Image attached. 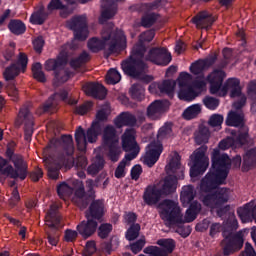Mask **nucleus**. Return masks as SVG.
I'll return each instance as SVG.
<instances>
[{
  "label": "nucleus",
  "mask_w": 256,
  "mask_h": 256,
  "mask_svg": "<svg viewBox=\"0 0 256 256\" xmlns=\"http://www.w3.org/2000/svg\"><path fill=\"white\" fill-rule=\"evenodd\" d=\"M130 95L133 97V99L141 101V99L145 97V88L139 84H135L130 89Z\"/></svg>",
  "instance_id": "nucleus-41"
},
{
  "label": "nucleus",
  "mask_w": 256,
  "mask_h": 256,
  "mask_svg": "<svg viewBox=\"0 0 256 256\" xmlns=\"http://www.w3.org/2000/svg\"><path fill=\"white\" fill-rule=\"evenodd\" d=\"M45 165L48 169V176L50 177V179H59V170L61 169V167H65V169H71V167L73 166V163H66V164H60L57 162H49V159H45L44 160Z\"/></svg>",
  "instance_id": "nucleus-28"
},
{
  "label": "nucleus",
  "mask_w": 256,
  "mask_h": 256,
  "mask_svg": "<svg viewBox=\"0 0 256 256\" xmlns=\"http://www.w3.org/2000/svg\"><path fill=\"white\" fill-rule=\"evenodd\" d=\"M139 231H141V226L139 224H134L126 232V239L128 241H135L139 237Z\"/></svg>",
  "instance_id": "nucleus-45"
},
{
  "label": "nucleus",
  "mask_w": 256,
  "mask_h": 256,
  "mask_svg": "<svg viewBox=\"0 0 256 256\" xmlns=\"http://www.w3.org/2000/svg\"><path fill=\"white\" fill-rule=\"evenodd\" d=\"M193 199H195V189H193V186H183L180 194V200L183 207H187L188 205H190Z\"/></svg>",
  "instance_id": "nucleus-30"
},
{
  "label": "nucleus",
  "mask_w": 256,
  "mask_h": 256,
  "mask_svg": "<svg viewBox=\"0 0 256 256\" xmlns=\"http://www.w3.org/2000/svg\"><path fill=\"white\" fill-rule=\"evenodd\" d=\"M67 27L74 31V40L71 44H66L62 47L57 59H49L44 64L45 71H53L55 75L54 83H65L69 81L71 73L67 72L63 67L67 64L69 50L77 48V41H85L89 37L87 29V17L75 16L67 22Z\"/></svg>",
  "instance_id": "nucleus-3"
},
{
  "label": "nucleus",
  "mask_w": 256,
  "mask_h": 256,
  "mask_svg": "<svg viewBox=\"0 0 256 256\" xmlns=\"http://www.w3.org/2000/svg\"><path fill=\"white\" fill-rule=\"evenodd\" d=\"M114 124L118 128L125 127L127 125H135V116L124 112L114 120Z\"/></svg>",
  "instance_id": "nucleus-33"
},
{
  "label": "nucleus",
  "mask_w": 256,
  "mask_h": 256,
  "mask_svg": "<svg viewBox=\"0 0 256 256\" xmlns=\"http://www.w3.org/2000/svg\"><path fill=\"white\" fill-rule=\"evenodd\" d=\"M127 38L121 30L115 29V26L110 23L104 26L101 32V40L92 38L88 41V48L92 53H97L103 49H109L112 53L125 49Z\"/></svg>",
  "instance_id": "nucleus-8"
},
{
  "label": "nucleus",
  "mask_w": 256,
  "mask_h": 256,
  "mask_svg": "<svg viewBox=\"0 0 256 256\" xmlns=\"http://www.w3.org/2000/svg\"><path fill=\"white\" fill-rule=\"evenodd\" d=\"M207 146H201L196 149L190 156V177L195 179L199 175H203L209 167V157L207 156Z\"/></svg>",
  "instance_id": "nucleus-14"
},
{
  "label": "nucleus",
  "mask_w": 256,
  "mask_h": 256,
  "mask_svg": "<svg viewBox=\"0 0 256 256\" xmlns=\"http://www.w3.org/2000/svg\"><path fill=\"white\" fill-rule=\"evenodd\" d=\"M22 123H28L30 126L33 125V116L29 113V108H21L19 111L15 125L19 127Z\"/></svg>",
  "instance_id": "nucleus-34"
},
{
  "label": "nucleus",
  "mask_w": 256,
  "mask_h": 256,
  "mask_svg": "<svg viewBox=\"0 0 256 256\" xmlns=\"http://www.w3.org/2000/svg\"><path fill=\"white\" fill-rule=\"evenodd\" d=\"M215 60H210V59H206V60H198L194 63L191 64L190 66V72L193 75H201L202 72L205 71V69L211 67V65H213V62Z\"/></svg>",
  "instance_id": "nucleus-29"
},
{
  "label": "nucleus",
  "mask_w": 256,
  "mask_h": 256,
  "mask_svg": "<svg viewBox=\"0 0 256 256\" xmlns=\"http://www.w3.org/2000/svg\"><path fill=\"white\" fill-rule=\"evenodd\" d=\"M64 239L68 243H71V242L75 241V239H77V231H75V230H66Z\"/></svg>",
  "instance_id": "nucleus-58"
},
{
  "label": "nucleus",
  "mask_w": 256,
  "mask_h": 256,
  "mask_svg": "<svg viewBox=\"0 0 256 256\" xmlns=\"http://www.w3.org/2000/svg\"><path fill=\"white\" fill-rule=\"evenodd\" d=\"M44 45H45V40L41 36L33 40V46L35 51H37V53H41V49H43Z\"/></svg>",
  "instance_id": "nucleus-57"
},
{
  "label": "nucleus",
  "mask_w": 256,
  "mask_h": 256,
  "mask_svg": "<svg viewBox=\"0 0 256 256\" xmlns=\"http://www.w3.org/2000/svg\"><path fill=\"white\" fill-rule=\"evenodd\" d=\"M155 31L148 30L140 35L139 44H136L128 60L122 62V70L129 77L134 79H141L144 83H151L152 76L145 75L147 65L143 62L145 57V43L153 41Z\"/></svg>",
  "instance_id": "nucleus-7"
},
{
  "label": "nucleus",
  "mask_w": 256,
  "mask_h": 256,
  "mask_svg": "<svg viewBox=\"0 0 256 256\" xmlns=\"http://www.w3.org/2000/svg\"><path fill=\"white\" fill-rule=\"evenodd\" d=\"M240 256H256L255 249H253V246L251 244L246 243L244 252Z\"/></svg>",
  "instance_id": "nucleus-60"
},
{
  "label": "nucleus",
  "mask_w": 256,
  "mask_h": 256,
  "mask_svg": "<svg viewBox=\"0 0 256 256\" xmlns=\"http://www.w3.org/2000/svg\"><path fill=\"white\" fill-rule=\"evenodd\" d=\"M225 77V72L219 69L209 74L207 79L205 76H200L193 81V76L188 72L180 73L177 79L179 85L178 97L182 101H193L207 87V81L210 84V93L212 95L225 97L230 92V97H237V101L233 104L234 109H237V111L229 112L226 125L229 127H241V129L238 134L235 130H231L232 137H228L219 143V149L222 151H227L231 147L237 149V147L245 145L249 139V128L243 126V111L240 110L247 103V97L241 93V82L239 79L229 78L223 84Z\"/></svg>",
  "instance_id": "nucleus-1"
},
{
  "label": "nucleus",
  "mask_w": 256,
  "mask_h": 256,
  "mask_svg": "<svg viewBox=\"0 0 256 256\" xmlns=\"http://www.w3.org/2000/svg\"><path fill=\"white\" fill-rule=\"evenodd\" d=\"M208 123L210 127L221 129V125H223V116L221 114H213L210 117Z\"/></svg>",
  "instance_id": "nucleus-49"
},
{
  "label": "nucleus",
  "mask_w": 256,
  "mask_h": 256,
  "mask_svg": "<svg viewBox=\"0 0 256 256\" xmlns=\"http://www.w3.org/2000/svg\"><path fill=\"white\" fill-rule=\"evenodd\" d=\"M103 147L108 151L111 161H119L121 155V146H119V138L115 133V127L108 125L103 131Z\"/></svg>",
  "instance_id": "nucleus-15"
},
{
  "label": "nucleus",
  "mask_w": 256,
  "mask_h": 256,
  "mask_svg": "<svg viewBox=\"0 0 256 256\" xmlns=\"http://www.w3.org/2000/svg\"><path fill=\"white\" fill-rule=\"evenodd\" d=\"M57 193L60 199H63L64 201L69 199L74 193V197L72 198V200L74 201V203H77L79 207H84L81 206V203L89 199L87 198V195H85V188L83 187V182L75 179L62 182L57 187Z\"/></svg>",
  "instance_id": "nucleus-12"
},
{
  "label": "nucleus",
  "mask_w": 256,
  "mask_h": 256,
  "mask_svg": "<svg viewBox=\"0 0 256 256\" xmlns=\"http://www.w3.org/2000/svg\"><path fill=\"white\" fill-rule=\"evenodd\" d=\"M122 148L126 151L125 158L119 163L115 171V177L121 179L125 176V168L130 165L131 161L139 155V145L135 141V129H127L122 135Z\"/></svg>",
  "instance_id": "nucleus-10"
},
{
  "label": "nucleus",
  "mask_w": 256,
  "mask_h": 256,
  "mask_svg": "<svg viewBox=\"0 0 256 256\" xmlns=\"http://www.w3.org/2000/svg\"><path fill=\"white\" fill-rule=\"evenodd\" d=\"M169 109V101L156 100L147 109L149 119H159Z\"/></svg>",
  "instance_id": "nucleus-22"
},
{
  "label": "nucleus",
  "mask_w": 256,
  "mask_h": 256,
  "mask_svg": "<svg viewBox=\"0 0 256 256\" xmlns=\"http://www.w3.org/2000/svg\"><path fill=\"white\" fill-rule=\"evenodd\" d=\"M91 107H93V103L85 102L83 105L75 109V113H77V115H85V113L91 111Z\"/></svg>",
  "instance_id": "nucleus-53"
},
{
  "label": "nucleus",
  "mask_w": 256,
  "mask_h": 256,
  "mask_svg": "<svg viewBox=\"0 0 256 256\" xmlns=\"http://www.w3.org/2000/svg\"><path fill=\"white\" fill-rule=\"evenodd\" d=\"M162 153L163 144H161L159 140L154 141L146 147V153L142 157V162L144 165H147V167H153V165L159 161V157H161Z\"/></svg>",
  "instance_id": "nucleus-17"
},
{
  "label": "nucleus",
  "mask_w": 256,
  "mask_h": 256,
  "mask_svg": "<svg viewBox=\"0 0 256 256\" xmlns=\"http://www.w3.org/2000/svg\"><path fill=\"white\" fill-rule=\"evenodd\" d=\"M110 113L111 106H109V104H105L100 110H98L96 119L92 123V126L87 130L86 134L85 130H83L81 126L76 129L75 140L80 151H85L87 149V143H95V141H97V137L101 135V122L107 121Z\"/></svg>",
  "instance_id": "nucleus-9"
},
{
  "label": "nucleus",
  "mask_w": 256,
  "mask_h": 256,
  "mask_svg": "<svg viewBox=\"0 0 256 256\" xmlns=\"http://www.w3.org/2000/svg\"><path fill=\"white\" fill-rule=\"evenodd\" d=\"M27 63H29V59L27 58V54L20 52L17 60L10 67L6 68L4 71V78L6 81H11L15 79L20 73H25L27 69Z\"/></svg>",
  "instance_id": "nucleus-16"
},
{
  "label": "nucleus",
  "mask_w": 256,
  "mask_h": 256,
  "mask_svg": "<svg viewBox=\"0 0 256 256\" xmlns=\"http://www.w3.org/2000/svg\"><path fill=\"white\" fill-rule=\"evenodd\" d=\"M63 147L67 155H71L75 148L73 147V137L71 135L62 136L61 139L54 138L50 140L48 147L44 150V153L51 151L52 149H57Z\"/></svg>",
  "instance_id": "nucleus-20"
},
{
  "label": "nucleus",
  "mask_w": 256,
  "mask_h": 256,
  "mask_svg": "<svg viewBox=\"0 0 256 256\" xmlns=\"http://www.w3.org/2000/svg\"><path fill=\"white\" fill-rule=\"evenodd\" d=\"M46 17H47V15L45 14V12H43V10H39L38 12H34L31 15L30 21L34 25H43V23L45 22Z\"/></svg>",
  "instance_id": "nucleus-44"
},
{
  "label": "nucleus",
  "mask_w": 256,
  "mask_h": 256,
  "mask_svg": "<svg viewBox=\"0 0 256 256\" xmlns=\"http://www.w3.org/2000/svg\"><path fill=\"white\" fill-rule=\"evenodd\" d=\"M201 105L200 104H193L190 107H188L183 112L184 119H187L188 121L191 119H195L200 113H201Z\"/></svg>",
  "instance_id": "nucleus-35"
},
{
  "label": "nucleus",
  "mask_w": 256,
  "mask_h": 256,
  "mask_svg": "<svg viewBox=\"0 0 256 256\" xmlns=\"http://www.w3.org/2000/svg\"><path fill=\"white\" fill-rule=\"evenodd\" d=\"M89 61V54L87 52H83L79 58L72 59L70 65L72 69H79L83 65V63H87Z\"/></svg>",
  "instance_id": "nucleus-43"
},
{
  "label": "nucleus",
  "mask_w": 256,
  "mask_h": 256,
  "mask_svg": "<svg viewBox=\"0 0 256 256\" xmlns=\"http://www.w3.org/2000/svg\"><path fill=\"white\" fill-rule=\"evenodd\" d=\"M183 166L181 156L177 152L169 156L166 165L167 177L158 184L149 185L143 194V201L146 205H157L165 197L177 189V179H183Z\"/></svg>",
  "instance_id": "nucleus-4"
},
{
  "label": "nucleus",
  "mask_w": 256,
  "mask_h": 256,
  "mask_svg": "<svg viewBox=\"0 0 256 256\" xmlns=\"http://www.w3.org/2000/svg\"><path fill=\"white\" fill-rule=\"evenodd\" d=\"M15 169L7 164V160L0 157V173L8 175L12 179H25L27 177V164L23 160V156L15 155L12 157Z\"/></svg>",
  "instance_id": "nucleus-13"
},
{
  "label": "nucleus",
  "mask_w": 256,
  "mask_h": 256,
  "mask_svg": "<svg viewBox=\"0 0 256 256\" xmlns=\"http://www.w3.org/2000/svg\"><path fill=\"white\" fill-rule=\"evenodd\" d=\"M157 246H149L144 249V253L146 255L151 256H167L169 253H173V249H175V241L173 239H160L157 241Z\"/></svg>",
  "instance_id": "nucleus-18"
},
{
  "label": "nucleus",
  "mask_w": 256,
  "mask_h": 256,
  "mask_svg": "<svg viewBox=\"0 0 256 256\" xmlns=\"http://www.w3.org/2000/svg\"><path fill=\"white\" fill-rule=\"evenodd\" d=\"M247 93L248 97L252 99L251 111L256 115V80L248 84Z\"/></svg>",
  "instance_id": "nucleus-36"
},
{
  "label": "nucleus",
  "mask_w": 256,
  "mask_h": 256,
  "mask_svg": "<svg viewBox=\"0 0 256 256\" xmlns=\"http://www.w3.org/2000/svg\"><path fill=\"white\" fill-rule=\"evenodd\" d=\"M142 172H143V169L141 168V165H135L131 170L132 179H135V181H137V179H139Z\"/></svg>",
  "instance_id": "nucleus-59"
},
{
  "label": "nucleus",
  "mask_w": 256,
  "mask_h": 256,
  "mask_svg": "<svg viewBox=\"0 0 256 256\" xmlns=\"http://www.w3.org/2000/svg\"><path fill=\"white\" fill-rule=\"evenodd\" d=\"M192 22L197 27V29H209L213 23H215V18L207 11L198 13Z\"/></svg>",
  "instance_id": "nucleus-24"
},
{
  "label": "nucleus",
  "mask_w": 256,
  "mask_h": 256,
  "mask_svg": "<svg viewBox=\"0 0 256 256\" xmlns=\"http://www.w3.org/2000/svg\"><path fill=\"white\" fill-rule=\"evenodd\" d=\"M121 81V74L115 69H110L106 75L108 85H117Z\"/></svg>",
  "instance_id": "nucleus-40"
},
{
  "label": "nucleus",
  "mask_w": 256,
  "mask_h": 256,
  "mask_svg": "<svg viewBox=\"0 0 256 256\" xmlns=\"http://www.w3.org/2000/svg\"><path fill=\"white\" fill-rule=\"evenodd\" d=\"M151 61L155 65H162L163 67L171 63V53L166 48H153L151 49L143 60Z\"/></svg>",
  "instance_id": "nucleus-19"
},
{
  "label": "nucleus",
  "mask_w": 256,
  "mask_h": 256,
  "mask_svg": "<svg viewBox=\"0 0 256 256\" xmlns=\"http://www.w3.org/2000/svg\"><path fill=\"white\" fill-rule=\"evenodd\" d=\"M175 81L174 80H164L161 82H154L150 84L149 91L152 95H158V93H163L172 97L175 93Z\"/></svg>",
  "instance_id": "nucleus-21"
},
{
  "label": "nucleus",
  "mask_w": 256,
  "mask_h": 256,
  "mask_svg": "<svg viewBox=\"0 0 256 256\" xmlns=\"http://www.w3.org/2000/svg\"><path fill=\"white\" fill-rule=\"evenodd\" d=\"M8 27L14 35H21V33H25V24L19 20H12Z\"/></svg>",
  "instance_id": "nucleus-39"
},
{
  "label": "nucleus",
  "mask_w": 256,
  "mask_h": 256,
  "mask_svg": "<svg viewBox=\"0 0 256 256\" xmlns=\"http://www.w3.org/2000/svg\"><path fill=\"white\" fill-rule=\"evenodd\" d=\"M57 9H61V17H67V14H65V11H67V9L63 5V2H61V0H51L48 4V11H55Z\"/></svg>",
  "instance_id": "nucleus-42"
},
{
  "label": "nucleus",
  "mask_w": 256,
  "mask_h": 256,
  "mask_svg": "<svg viewBox=\"0 0 256 256\" xmlns=\"http://www.w3.org/2000/svg\"><path fill=\"white\" fill-rule=\"evenodd\" d=\"M143 247H145V239L141 238L140 240L131 245V251L132 253L137 254L139 253V251H141V249H143Z\"/></svg>",
  "instance_id": "nucleus-56"
},
{
  "label": "nucleus",
  "mask_w": 256,
  "mask_h": 256,
  "mask_svg": "<svg viewBox=\"0 0 256 256\" xmlns=\"http://www.w3.org/2000/svg\"><path fill=\"white\" fill-rule=\"evenodd\" d=\"M203 103L207 109L210 111H215L219 107V99L207 96L203 99Z\"/></svg>",
  "instance_id": "nucleus-46"
},
{
  "label": "nucleus",
  "mask_w": 256,
  "mask_h": 256,
  "mask_svg": "<svg viewBox=\"0 0 256 256\" xmlns=\"http://www.w3.org/2000/svg\"><path fill=\"white\" fill-rule=\"evenodd\" d=\"M209 137H211V133L209 132V128L207 126L201 124L198 127V130L195 132L194 139L198 145H203V143L209 142Z\"/></svg>",
  "instance_id": "nucleus-31"
},
{
  "label": "nucleus",
  "mask_w": 256,
  "mask_h": 256,
  "mask_svg": "<svg viewBox=\"0 0 256 256\" xmlns=\"http://www.w3.org/2000/svg\"><path fill=\"white\" fill-rule=\"evenodd\" d=\"M7 93L12 101H17L19 99V91L15 87V85H9L7 87Z\"/></svg>",
  "instance_id": "nucleus-54"
},
{
  "label": "nucleus",
  "mask_w": 256,
  "mask_h": 256,
  "mask_svg": "<svg viewBox=\"0 0 256 256\" xmlns=\"http://www.w3.org/2000/svg\"><path fill=\"white\" fill-rule=\"evenodd\" d=\"M60 235L61 233H59V231H56L55 233H48V243H50V245H53L54 247H57Z\"/></svg>",
  "instance_id": "nucleus-55"
},
{
  "label": "nucleus",
  "mask_w": 256,
  "mask_h": 256,
  "mask_svg": "<svg viewBox=\"0 0 256 256\" xmlns=\"http://www.w3.org/2000/svg\"><path fill=\"white\" fill-rule=\"evenodd\" d=\"M103 201H94L86 213L87 222L83 221L77 226V231L82 237H91L97 231V222L103 217Z\"/></svg>",
  "instance_id": "nucleus-11"
},
{
  "label": "nucleus",
  "mask_w": 256,
  "mask_h": 256,
  "mask_svg": "<svg viewBox=\"0 0 256 256\" xmlns=\"http://www.w3.org/2000/svg\"><path fill=\"white\" fill-rule=\"evenodd\" d=\"M83 91L89 97H95L96 99H105L107 95V89L99 83H87L83 86Z\"/></svg>",
  "instance_id": "nucleus-23"
},
{
  "label": "nucleus",
  "mask_w": 256,
  "mask_h": 256,
  "mask_svg": "<svg viewBox=\"0 0 256 256\" xmlns=\"http://www.w3.org/2000/svg\"><path fill=\"white\" fill-rule=\"evenodd\" d=\"M211 161L212 167L200 184V191L208 193V196L222 189L219 185L225 183L231 167L233 169L241 167V156H236L231 160L227 154H221L219 149H214Z\"/></svg>",
  "instance_id": "nucleus-5"
},
{
  "label": "nucleus",
  "mask_w": 256,
  "mask_h": 256,
  "mask_svg": "<svg viewBox=\"0 0 256 256\" xmlns=\"http://www.w3.org/2000/svg\"><path fill=\"white\" fill-rule=\"evenodd\" d=\"M231 197H233V191L227 188H221L216 193L212 192L210 195L209 193L200 190V199L206 207H209L212 211H215L216 209L219 217H228L223 226L219 223H213L210 226L211 237H217L222 231L224 237L222 242L224 255H231V253L239 251V249L243 247V237L249 233V229H245L241 230L235 237H233V231L239 227V223L237 222V218H235V211L233 208L229 205L223 207V203L230 201Z\"/></svg>",
  "instance_id": "nucleus-2"
},
{
  "label": "nucleus",
  "mask_w": 256,
  "mask_h": 256,
  "mask_svg": "<svg viewBox=\"0 0 256 256\" xmlns=\"http://www.w3.org/2000/svg\"><path fill=\"white\" fill-rule=\"evenodd\" d=\"M103 165H105V160H103L101 156H96L92 165L88 167V173L90 175H97V173L103 169Z\"/></svg>",
  "instance_id": "nucleus-37"
},
{
  "label": "nucleus",
  "mask_w": 256,
  "mask_h": 256,
  "mask_svg": "<svg viewBox=\"0 0 256 256\" xmlns=\"http://www.w3.org/2000/svg\"><path fill=\"white\" fill-rule=\"evenodd\" d=\"M211 222L207 219L203 220L201 223L196 225V231H207L209 229V224Z\"/></svg>",
  "instance_id": "nucleus-63"
},
{
  "label": "nucleus",
  "mask_w": 256,
  "mask_h": 256,
  "mask_svg": "<svg viewBox=\"0 0 256 256\" xmlns=\"http://www.w3.org/2000/svg\"><path fill=\"white\" fill-rule=\"evenodd\" d=\"M61 205L59 203H53L50 206L49 211L46 214V225L48 227H54L55 229H59V223H61V216L57 213V209H59Z\"/></svg>",
  "instance_id": "nucleus-26"
},
{
  "label": "nucleus",
  "mask_w": 256,
  "mask_h": 256,
  "mask_svg": "<svg viewBox=\"0 0 256 256\" xmlns=\"http://www.w3.org/2000/svg\"><path fill=\"white\" fill-rule=\"evenodd\" d=\"M253 211H255V204H253V202L246 204L244 207L238 208V217H240L242 223H251L253 220L256 223V215H253Z\"/></svg>",
  "instance_id": "nucleus-27"
},
{
  "label": "nucleus",
  "mask_w": 256,
  "mask_h": 256,
  "mask_svg": "<svg viewBox=\"0 0 256 256\" xmlns=\"http://www.w3.org/2000/svg\"><path fill=\"white\" fill-rule=\"evenodd\" d=\"M113 231V226L111 224H102L98 229V235L101 239H105Z\"/></svg>",
  "instance_id": "nucleus-51"
},
{
  "label": "nucleus",
  "mask_w": 256,
  "mask_h": 256,
  "mask_svg": "<svg viewBox=\"0 0 256 256\" xmlns=\"http://www.w3.org/2000/svg\"><path fill=\"white\" fill-rule=\"evenodd\" d=\"M251 167H256V148L250 149L243 158L242 171L247 172Z\"/></svg>",
  "instance_id": "nucleus-32"
},
{
  "label": "nucleus",
  "mask_w": 256,
  "mask_h": 256,
  "mask_svg": "<svg viewBox=\"0 0 256 256\" xmlns=\"http://www.w3.org/2000/svg\"><path fill=\"white\" fill-rule=\"evenodd\" d=\"M42 69H43V66L41 65V63H35L32 66V73L36 81H40V83H45L46 81L45 73H43Z\"/></svg>",
  "instance_id": "nucleus-38"
},
{
  "label": "nucleus",
  "mask_w": 256,
  "mask_h": 256,
  "mask_svg": "<svg viewBox=\"0 0 256 256\" xmlns=\"http://www.w3.org/2000/svg\"><path fill=\"white\" fill-rule=\"evenodd\" d=\"M124 220L126 223H135V221H137V215H135V213L129 212L125 214Z\"/></svg>",
  "instance_id": "nucleus-64"
},
{
  "label": "nucleus",
  "mask_w": 256,
  "mask_h": 256,
  "mask_svg": "<svg viewBox=\"0 0 256 256\" xmlns=\"http://www.w3.org/2000/svg\"><path fill=\"white\" fill-rule=\"evenodd\" d=\"M19 201H21V196H19V191L16 188H12L11 190V196L8 200V204L11 207H15L19 204Z\"/></svg>",
  "instance_id": "nucleus-50"
},
{
  "label": "nucleus",
  "mask_w": 256,
  "mask_h": 256,
  "mask_svg": "<svg viewBox=\"0 0 256 256\" xmlns=\"http://www.w3.org/2000/svg\"><path fill=\"white\" fill-rule=\"evenodd\" d=\"M159 19V16L155 13L146 14L142 17L141 25L142 27H151Z\"/></svg>",
  "instance_id": "nucleus-47"
},
{
  "label": "nucleus",
  "mask_w": 256,
  "mask_h": 256,
  "mask_svg": "<svg viewBox=\"0 0 256 256\" xmlns=\"http://www.w3.org/2000/svg\"><path fill=\"white\" fill-rule=\"evenodd\" d=\"M171 133V126L165 125L162 128H160L158 132V139H163V137H167Z\"/></svg>",
  "instance_id": "nucleus-62"
},
{
  "label": "nucleus",
  "mask_w": 256,
  "mask_h": 256,
  "mask_svg": "<svg viewBox=\"0 0 256 256\" xmlns=\"http://www.w3.org/2000/svg\"><path fill=\"white\" fill-rule=\"evenodd\" d=\"M75 166L77 167V169H85V167H87V158L85 156H79L76 159Z\"/></svg>",
  "instance_id": "nucleus-61"
},
{
  "label": "nucleus",
  "mask_w": 256,
  "mask_h": 256,
  "mask_svg": "<svg viewBox=\"0 0 256 256\" xmlns=\"http://www.w3.org/2000/svg\"><path fill=\"white\" fill-rule=\"evenodd\" d=\"M68 94L66 91L61 93H56L54 96L50 97L48 102L44 106V111H49L57 105L58 101H65L68 105H77V100L72 98H67Z\"/></svg>",
  "instance_id": "nucleus-25"
},
{
  "label": "nucleus",
  "mask_w": 256,
  "mask_h": 256,
  "mask_svg": "<svg viewBox=\"0 0 256 256\" xmlns=\"http://www.w3.org/2000/svg\"><path fill=\"white\" fill-rule=\"evenodd\" d=\"M161 219L168 227H177L176 232L181 237H189L191 235V227L183 226V223H191L197 219V213L201 211V204L193 202L186 211L185 217L181 213L179 203L173 200H164L157 206Z\"/></svg>",
  "instance_id": "nucleus-6"
},
{
  "label": "nucleus",
  "mask_w": 256,
  "mask_h": 256,
  "mask_svg": "<svg viewBox=\"0 0 256 256\" xmlns=\"http://www.w3.org/2000/svg\"><path fill=\"white\" fill-rule=\"evenodd\" d=\"M96 251H97V246L95 245V241H88L83 251V256H91Z\"/></svg>",
  "instance_id": "nucleus-52"
},
{
  "label": "nucleus",
  "mask_w": 256,
  "mask_h": 256,
  "mask_svg": "<svg viewBox=\"0 0 256 256\" xmlns=\"http://www.w3.org/2000/svg\"><path fill=\"white\" fill-rule=\"evenodd\" d=\"M159 7V1L149 2L140 4L138 11H141L142 13H149V11H153Z\"/></svg>",
  "instance_id": "nucleus-48"
}]
</instances>
